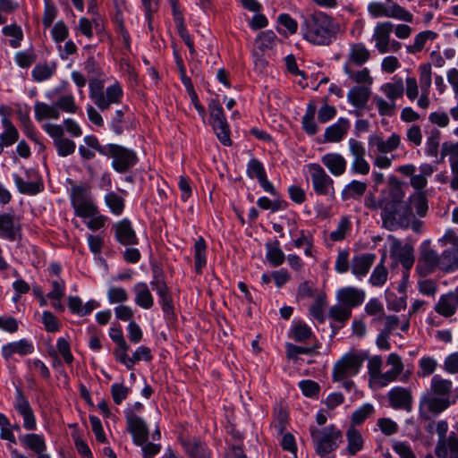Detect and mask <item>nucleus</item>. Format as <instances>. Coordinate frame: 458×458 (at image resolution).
Wrapping results in <instances>:
<instances>
[{
	"mask_svg": "<svg viewBox=\"0 0 458 458\" xmlns=\"http://www.w3.org/2000/svg\"><path fill=\"white\" fill-rule=\"evenodd\" d=\"M277 40V37L272 30H266L262 31L259 34L256 44L257 47L261 51L264 52L268 49H272L274 46L276 45V42Z\"/></svg>",
	"mask_w": 458,
	"mask_h": 458,
	"instance_id": "8fccbe9b",
	"label": "nucleus"
},
{
	"mask_svg": "<svg viewBox=\"0 0 458 458\" xmlns=\"http://www.w3.org/2000/svg\"><path fill=\"white\" fill-rule=\"evenodd\" d=\"M34 348L30 342L21 339L3 346L2 354L5 360H9L13 354L27 355L33 352Z\"/></svg>",
	"mask_w": 458,
	"mask_h": 458,
	"instance_id": "cd10ccee",
	"label": "nucleus"
},
{
	"mask_svg": "<svg viewBox=\"0 0 458 458\" xmlns=\"http://www.w3.org/2000/svg\"><path fill=\"white\" fill-rule=\"evenodd\" d=\"M127 430L132 435L133 443L142 445L148 439V428L146 422L133 411L126 413Z\"/></svg>",
	"mask_w": 458,
	"mask_h": 458,
	"instance_id": "9b49d317",
	"label": "nucleus"
},
{
	"mask_svg": "<svg viewBox=\"0 0 458 458\" xmlns=\"http://www.w3.org/2000/svg\"><path fill=\"white\" fill-rule=\"evenodd\" d=\"M394 29V24L390 21L378 23L375 28L373 38L376 41V47L381 54L389 51L390 34Z\"/></svg>",
	"mask_w": 458,
	"mask_h": 458,
	"instance_id": "5701e85b",
	"label": "nucleus"
},
{
	"mask_svg": "<svg viewBox=\"0 0 458 458\" xmlns=\"http://www.w3.org/2000/svg\"><path fill=\"white\" fill-rule=\"evenodd\" d=\"M382 358L380 356H374L369 360L368 370L371 380L377 384L379 376L381 375Z\"/></svg>",
	"mask_w": 458,
	"mask_h": 458,
	"instance_id": "774afa93",
	"label": "nucleus"
},
{
	"mask_svg": "<svg viewBox=\"0 0 458 458\" xmlns=\"http://www.w3.org/2000/svg\"><path fill=\"white\" fill-rule=\"evenodd\" d=\"M458 268V248L442 252V271L451 272Z\"/></svg>",
	"mask_w": 458,
	"mask_h": 458,
	"instance_id": "37998d69",
	"label": "nucleus"
},
{
	"mask_svg": "<svg viewBox=\"0 0 458 458\" xmlns=\"http://www.w3.org/2000/svg\"><path fill=\"white\" fill-rule=\"evenodd\" d=\"M73 208L76 216L83 218L98 214V207L93 203L92 199L77 205Z\"/></svg>",
	"mask_w": 458,
	"mask_h": 458,
	"instance_id": "e2e57ef3",
	"label": "nucleus"
},
{
	"mask_svg": "<svg viewBox=\"0 0 458 458\" xmlns=\"http://www.w3.org/2000/svg\"><path fill=\"white\" fill-rule=\"evenodd\" d=\"M362 358L356 354H346L338 360L333 369L334 381H342L358 373L362 364Z\"/></svg>",
	"mask_w": 458,
	"mask_h": 458,
	"instance_id": "9d476101",
	"label": "nucleus"
},
{
	"mask_svg": "<svg viewBox=\"0 0 458 458\" xmlns=\"http://www.w3.org/2000/svg\"><path fill=\"white\" fill-rule=\"evenodd\" d=\"M336 297L341 304L352 310L363 302L365 293L355 287H344L337 292Z\"/></svg>",
	"mask_w": 458,
	"mask_h": 458,
	"instance_id": "4be33fe9",
	"label": "nucleus"
},
{
	"mask_svg": "<svg viewBox=\"0 0 458 458\" xmlns=\"http://www.w3.org/2000/svg\"><path fill=\"white\" fill-rule=\"evenodd\" d=\"M89 88L91 100L102 111L108 109L113 104L119 103L123 97V89L118 82L107 87L104 91L102 77L89 78Z\"/></svg>",
	"mask_w": 458,
	"mask_h": 458,
	"instance_id": "39448f33",
	"label": "nucleus"
},
{
	"mask_svg": "<svg viewBox=\"0 0 458 458\" xmlns=\"http://www.w3.org/2000/svg\"><path fill=\"white\" fill-rule=\"evenodd\" d=\"M150 284L153 286V289L156 290L157 295L160 298L162 310L165 316L167 318L173 317L174 315L173 300L169 293V289L163 277L154 276V279L151 281Z\"/></svg>",
	"mask_w": 458,
	"mask_h": 458,
	"instance_id": "f3484780",
	"label": "nucleus"
},
{
	"mask_svg": "<svg viewBox=\"0 0 458 458\" xmlns=\"http://www.w3.org/2000/svg\"><path fill=\"white\" fill-rule=\"evenodd\" d=\"M437 269L442 270V254L430 247L428 241L422 242L416 265V271L421 276H426Z\"/></svg>",
	"mask_w": 458,
	"mask_h": 458,
	"instance_id": "423d86ee",
	"label": "nucleus"
},
{
	"mask_svg": "<svg viewBox=\"0 0 458 458\" xmlns=\"http://www.w3.org/2000/svg\"><path fill=\"white\" fill-rule=\"evenodd\" d=\"M448 157L453 178L450 186L453 190L458 191V142L445 141L441 148V160Z\"/></svg>",
	"mask_w": 458,
	"mask_h": 458,
	"instance_id": "dca6fc26",
	"label": "nucleus"
},
{
	"mask_svg": "<svg viewBox=\"0 0 458 458\" xmlns=\"http://www.w3.org/2000/svg\"><path fill=\"white\" fill-rule=\"evenodd\" d=\"M267 259L273 267H279L285 259L284 253L279 247L278 241H276L273 244L267 243Z\"/></svg>",
	"mask_w": 458,
	"mask_h": 458,
	"instance_id": "a19ab883",
	"label": "nucleus"
},
{
	"mask_svg": "<svg viewBox=\"0 0 458 458\" xmlns=\"http://www.w3.org/2000/svg\"><path fill=\"white\" fill-rule=\"evenodd\" d=\"M351 230V222L347 216H343L337 225L336 230L330 233V239L335 242L342 241L345 238L347 232Z\"/></svg>",
	"mask_w": 458,
	"mask_h": 458,
	"instance_id": "052dcab7",
	"label": "nucleus"
},
{
	"mask_svg": "<svg viewBox=\"0 0 458 458\" xmlns=\"http://www.w3.org/2000/svg\"><path fill=\"white\" fill-rule=\"evenodd\" d=\"M21 237L20 219L13 213L0 214V238L14 242L20 240Z\"/></svg>",
	"mask_w": 458,
	"mask_h": 458,
	"instance_id": "f8f14e48",
	"label": "nucleus"
},
{
	"mask_svg": "<svg viewBox=\"0 0 458 458\" xmlns=\"http://www.w3.org/2000/svg\"><path fill=\"white\" fill-rule=\"evenodd\" d=\"M186 453L191 458H209V452L205 444L199 440L183 442Z\"/></svg>",
	"mask_w": 458,
	"mask_h": 458,
	"instance_id": "4c0bfd02",
	"label": "nucleus"
},
{
	"mask_svg": "<svg viewBox=\"0 0 458 458\" xmlns=\"http://www.w3.org/2000/svg\"><path fill=\"white\" fill-rule=\"evenodd\" d=\"M2 32L4 36L11 38L9 44L12 47L17 48L21 46V42L23 38V32L20 26L17 24L4 26Z\"/></svg>",
	"mask_w": 458,
	"mask_h": 458,
	"instance_id": "de8ad7c7",
	"label": "nucleus"
},
{
	"mask_svg": "<svg viewBox=\"0 0 458 458\" xmlns=\"http://www.w3.org/2000/svg\"><path fill=\"white\" fill-rule=\"evenodd\" d=\"M454 384L452 380L435 375L430 381L429 390L420 399L419 416L422 420H432L447 410L451 401Z\"/></svg>",
	"mask_w": 458,
	"mask_h": 458,
	"instance_id": "f03ea898",
	"label": "nucleus"
},
{
	"mask_svg": "<svg viewBox=\"0 0 458 458\" xmlns=\"http://www.w3.org/2000/svg\"><path fill=\"white\" fill-rule=\"evenodd\" d=\"M105 200L111 211L115 215L122 214L124 208V199L115 192H109L106 195Z\"/></svg>",
	"mask_w": 458,
	"mask_h": 458,
	"instance_id": "bf43d9fd",
	"label": "nucleus"
},
{
	"mask_svg": "<svg viewBox=\"0 0 458 458\" xmlns=\"http://www.w3.org/2000/svg\"><path fill=\"white\" fill-rule=\"evenodd\" d=\"M380 89L390 101L395 103V100L402 98L404 92L403 80L398 79L394 82L385 83L381 86Z\"/></svg>",
	"mask_w": 458,
	"mask_h": 458,
	"instance_id": "e433bc0d",
	"label": "nucleus"
},
{
	"mask_svg": "<svg viewBox=\"0 0 458 458\" xmlns=\"http://www.w3.org/2000/svg\"><path fill=\"white\" fill-rule=\"evenodd\" d=\"M344 72L356 83H364L371 85L373 82L372 77L369 75L368 68H363L360 71H352L350 69L348 63L344 65Z\"/></svg>",
	"mask_w": 458,
	"mask_h": 458,
	"instance_id": "3c124183",
	"label": "nucleus"
},
{
	"mask_svg": "<svg viewBox=\"0 0 458 458\" xmlns=\"http://www.w3.org/2000/svg\"><path fill=\"white\" fill-rule=\"evenodd\" d=\"M352 315V310L342 305H335L330 308L328 316L333 320L344 324Z\"/></svg>",
	"mask_w": 458,
	"mask_h": 458,
	"instance_id": "13d9d810",
	"label": "nucleus"
},
{
	"mask_svg": "<svg viewBox=\"0 0 458 458\" xmlns=\"http://www.w3.org/2000/svg\"><path fill=\"white\" fill-rule=\"evenodd\" d=\"M56 140L57 141L54 142V145L59 156L67 157L75 151L76 145L72 140L64 137Z\"/></svg>",
	"mask_w": 458,
	"mask_h": 458,
	"instance_id": "680f3d73",
	"label": "nucleus"
},
{
	"mask_svg": "<svg viewBox=\"0 0 458 458\" xmlns=\"http://www.w3.org/2000/svg\"><path fill=\"white\" fill-rule=\"evenodd\" d=\"M14 182L22 194L34 195L40 192L43 189V184L40 181L27 182L19 175H14Z\"/></svg>",
	"mask_w": 458,
	"mask_h": 458,
	"instance_id": "79ce46f5",
	"label": "nucleus"
},
{
	"mask_svg": "<svg viewBox=\"0 0 458 458\" xmlns=\"http://www.w3.org/2000/svg\"><path fill=\"white\" fill-rule=\"evenodd\" d=\"M208 108L211 123L217 139L223 145L231 146L230 129L221 104L217 100H211Z\"/></svg>",
	"mask_w": 458,
	"mask_h": 458,
	"instance_id": "6e6552de",
	"label": "nucleus"
},
{
	"mask_svg": "<svg viewBox=\"0 0 458 458\" xmlns=\"http://www.w3.org/2000/svg\"><path fill=\"white\" fill-rule=\"evenodd\" d=\"M20 443L35 454L47 451V444L43 436L34 433L26 434L19 437Z\"/></svg>",
	"mask_w": 458,
	"mask_h": 458,
	"instance_id": "2f4dec72",
	"label": "nucleus"
},
{
	"mask_svg": "<svg viewBox=\"0 0 458 458\" xmlns=\"http://www.w3.org/2000/svg\"><path fill=\"white\" fill-rule=\"evenodd\" d=\"M367 188L366 182L353 180L344 187L341 192L342 200L359 199L364 195Z\"/></svg>",
	"mask_w": 458,
	"mask_h": 458,
	"instance_id": "c756f323",
	"label": "nucleus"
},
{
	"mask_svg": "<svg viewBox=\"0 0 458 458\" xmlns=\"http://www.w3.org/2000/svg\"><path fill=\"white\" fill-rule=\"evenodd\" d=\"M310 432L315 453L320 458H327L343 441L342 431L334 424L321 428L311 426Z\"/></svg>",
	"mask_w": 458,
	"mask_h": 458,
	"instance_id": "20e7f679",
	"label": "nucleus"
},
{
	"mask_svg": "<svg viewBox=\"0 0 458 458\" xmlns=\"http://www.w3.org/2000/svg\"><path fill=\"white\" fill-rule=\"evenodd\" d=\"M350 152L353 157L352 170L355 174H368L369 172V165L365 159L366 150L361 142L354 140H349Z\"/></svg>",
	"mask_w": 458,
	"mask_h": 458,
	"instance_id": "4468645a",
	"label": "nucleus"
},
{
	"mask_svg": "<svg viewBox=\"0 0 458 458\" xmlns=\"http://www.w3.org/2000/svg\"><path fill=\"white\" fill-rule=\"evenodd\" d=\"M412 205L420 216H424L428 211V199L424 192L418 191L407 200Z\"/></svg>",
	"mask_w": 458,
	"mask_h": 458,
	"instance_id": "603ef678",
	"label": "nucleus"
},
{
	"mask_svg": "<svg viewBox=\"0 0 458 458\" xmlns=\"http://www.w3.org/2000/svg\"><path fill=\"white\" fill-rule=\"evenodd\" d=\"M206 250V242L203 237H199L194 244V263L195 270L198 274L201 273L202 268L207 264Z\"/></svg>",
	"mask_w": 458,
	"mask_h": 458,
	"instance_id": "58836bf2",
	"label": "nucleus"
},
{
	"mask_svg": "<svg viewBox=\"0 0 458 458\" xmlns=\"http://www.w3.org/2000/svg\"><path fill=\"white\" fill-rule=\"evenodd\" d=\"M374 101L380 115L392 116L395 111V103L386 101L380 97H375Z\"/></svg>",
	"mask_w": 458,
	"mask_h": 458,
	"instance_id": "69168bd1",
	"label": "nucleus"
},
{
	"mask_svg": "<svg viewBox=\"0 0 458 458\" xmlns=\"http://www.w3.org/2000/svg\"><path fill=\"white\" fill-rule=\"evenodd\" d=\"M420 70V83L422 91H429L432 82L431 65L429 64H421Z\"/></svg>",
	"mask_w": 458,
	"mask_h": 458,
	"instance_id": "0e129e2a",
	"label": "nucleus"
},
{
	"mask_svg": "<svg viewBox=\"0 0 458 458\" xmlns=\"http://www.w3.org/2000/svg\"><path fill=\"white\" fill-rule=\"evenodd\" d=\"M2 124L4 130L0 135V140L5 147L12 146L19 139L18 130L7 116L2 118Z\"/></svg>",
	"mask_w": 458,
	"mask_h": 458,
	"instance_id": "c9c22d12",
	"label": "nucleus"
},
{
	"mask_svg": "<svg viewBox=\"0 0 458 458\" xmlns=\"http://www.w3.org/2000/svg\"><path fill=\"white\" fill-rule=\"evenodd\" d=\"M55 106H57V110H62L66 113L73 114L77 110V106L75 104V100L73 96L72 95H65L60 97Z\"/></svg>",
	"mask_w": 458,
	"mask_h": 458,
	"instance_id": "338daca9",
	"label": "nucleus"
},
{
	"mask_svg": "<svg viewBox=\"0 0 458 458\" xmlns=\"http://www.w3.org/2000/svg\"><path fill=\"white\" fill-rule=\"evenodd\" d=\"M391 254L402 264L405 269H410L414 264V250L411 244L402 245L399 240L391 243Z\"/></svg>",
	"mask_w": 458,
	"mask_h": 458,
	"instance_id": "aec40b11",
	"label": "nucleus"
},
{
	"mask_svg": "<svg viewBox=\"0 0 458 458\" xmlns=\"http://www.w3.org/2000/svg\"><path fill=\"white\" fill-rule=\"evenodd\" d=\"M308 171L311 177L314 191L318 195H334V181L318 164H310Z\"/></svg>",
	"mask_w": 458,
	"mask_h": 458,
	"instance_id": "1a4fd4ad",
	"label": "nucleus"
},
{
	"mask_svg": "<svg viewBox=\"0 0 458 458\" xmlns=\"http://www.w3.org/2000/svg\"><path fill=\"white\" fill-rule=\"evenodd\" d=\"M387 14L386 17L388 18H394L398 19L406 22H411L413 16L412 14L405 10L403 7L400 6L397 4H392L387 7Z\"/></svg>",
	"mask_w": 458,
	"mask_h": 458,
	"instance_id": "5fc2aeb1",
	"label": "nucleus"
},
{
	"mask_svg": "<svg viewBox=\"0 0 458 458\" xmlns=\"http://www.w3.org/2000/svg\"><path fill=\"white\" fill-rule=\"evenodd\" d=\"M35 118L38 121L46 119H58L60 117V111L55 105H48L44 102H36L34 106Z\"/></svg>",
	"mask_w": 458,
	"mask_h": 458,
	"instance_id": "72a5a7b5",
	"label": "nucleus"
},
{
	"mask_svg": "<svg viewBox=\"0 0 458 458\" xmlns=\"http://www.w3.org/2000/svg\"><path fill=\"white\" fill-rule=\"evenodd\" d=\"M370 97V89L369 87L355 86L352 88L348 94V101L356 108H363Z\"/></svg>",
	"mask_w": 458,
	"mask_h": 458,
	"instance_id": "7c9ffc66",
	"label": "nucleus"
},
{
	"mask_svg": "<svg viewBox=\"0 0 458 458\" xmlns=\"http://www.w3.org/2000/svg\"><path fill=\"white\" fill-rule=\"evenodd\" d=\"M386 256L384 255L380 260V263L376 266L370 277L369 283L373 286H382L387 280L388 272L384 266Z\"/></svg>",
	"mask_w": 458,
	"mask_h": 458,
	"instance_id": "09e8293b",
	"label": "nucleus"
},
{
	"mask_svg": "<svg viewBox=\"0 0 458 458\" xmlns=\"http://www.w3.org/2000/svg\"><path fill=\"white\" fill-rule=\"evenodd\" d=\"M312 335L311 328L304 323L294 325L291 331L292 337L299 343L306 342Z\"/></svg>",
	"mask_w": 458,
	"mask_h": 458,
	"instance_id": "4d7b16f0",
	"label": "nucleus"
},
{
	"mask_svg": "<svg viewBox=\"0 0 458 458\" xmlns=\"http://www.w3.org/2000/svg\"><path fill=\"white\" fill-rule=\"evenodd\" d=\"M457 308L458 298L454 291L441 295L434 310L437 314L445 318H450L455 314Z\"/></svg>",
	"mask_w": 458,
	"mask_h": 458,
	"instance_id": "b1692460",
	"label": "nucleus"
},
{
	"mask_svg": "<svg viewBox=\"0 0 458 458\" xmlns=\"http://www.w3.org/2000/svg\"><path fill=\"white\" fill-rule=\"evenodd\" d=\"M370 58L369 51L361 43L353 44L348 55V62L361 66Z\"/></svg>",
	"mask_w": 458,
	"mask_h": 458,
	"instance_id": "f704fd0d",
	"label": "nucleus"
},
{
	"mask_svg": "<svg viewBox=\"0 0 458 458\" xmlns=\"http://www.w3.org/2000/svg\"><path fill=\"white\" fill-rule=\"evenodd\" d=\"M376 255L372 253H363L356 255L352 259V273L357 277L365 276L373 263L375 262Z\"/></svg>",
	"mask_w": 458,
	"mask_h": 458,
	"instance_id": "393cba45",
	"label": "nucleus"
},
{
	"mask_svg": "<svg viewBox=\"0 0 458 458\" xmlns=\"http://www.w3.org/2000/svg\"><path fill=\"white\" fill-rule=\"evenodd\" d=\"M89 191L83 186H73L71 189V202L72 208L90 200Z\"/></svg>",
	"mask_w": 458,
	"mask_h": 458,
	"instance_id": "864d4df0",
	"label": "nucleus"
},
{
	"mask_svg": "<svg viewBox=\"0 0 458 458\" xmlns=\"http://www.w3.org/2000/svg\"><path fill=\"white\" fill-rule=\"evenodd\" d=\"M112 158V166L118 173H126L138 161L134 151L117 144H108L105 155Z\"/></svg>",
	"mask_w": 458,
	"mask_h": 458,
	"instance_id": "0eeeda50",
	"label": "nucleus"
},
{
	"mask_svg": "<svg viewBox=\"0 0 458 458\" xmlns=\"http://www.w3.org/2000/svg\"><path fill=\"white\" fill-rule=\"evenodd\" d=\"M440 131L438 130H432L430 135L426 141V153L431 157H436L438 154L440 145Z\"/></svg>",
	"mask_w": 458,
	"mask_h": 458,
	"instance_id": "6e6d98bb",
	"label": "nucleus"
},
{
	"mask_svg": "<svg viewBox=\"0 0 458 458\" xmlns=\"http://www.w3.org/2000/svg\"><path fill=\"white\" fill-rule=\"evenodd\" d=\"M400 142L401 138L396 133H393L386 140L377 134H373L369 137V148H376L377 151L381 154L394 151L399 147Z\"/></svg>",
	"mask_w": 458,
	"mask_h": 458,
	"instance_id": "412c9836",
	"label": "nucleus"
},
{
	"mask_svg": "<svg viewBox=\"0 0 458 458\" xmlns=\"http://www.w3.org/2000/svg\"><path fill=\"white\" fill-rule=\"evenodd\" d=\"M437 37V34L432 30H425L416 35L413 45L406 47L407 51L410 54H416L420 52L428 40H434Z\"/></svg>",
	"mask_w": 458,
	"mask_h": 458,
	"instance_id": "ea45409f",
	"label": "nucleus"
},
{
	"mask_svg": "<svg viewBox=\"0 0 458 458\" xmlns=\"http://www.w3.org/2000/svg\"><path fill=\"white\" fill-rule=\"evenodd\" d=\"M350 123L345 118H340L335 123L327 127L325 131V141L339 142L348 132Z\"/></svg>",
	"mask_w": 458,
	"mask_h": 458,
	"instance_id": "bb28decb",
	"label": "nucleus"
},
{
	"mask_svg": "<svg viewBox=\"0 0 458 458\" xmlns=\"http://www.w3.org/2000/svg\"><path fill=\"white\" fill-rule=\"evenodd\" d=\"M247 174L250 178H256L263 190L274 196L276 195V191L273 184L267 180L265 168L261 162L256 158L249 161L247 166Z\"/></svg>",
	"mask_w": 458,
	"mask_h": 458,
	"instance_id": "a211bd4d",
	"label": "nucleus"
},
{
	"mask_svg": "<svg viewBox=\"0 0 458 458\" xmlns=\"http://www.w3.org/2000/svg\"><path fill=\"white\" fill-rule=\"evenodd\" d=\"M375 409L372 404L365 403L356 411H354L351 416V426L356 427L361 425L369 417H370Z\"/></svg>",
	"mask_w": 458,
	"mask_h": 458,
	"instance_id": "a18cd8bd",
	"label": "nucleus"
},
{
	"mask_svg": "<svg viewBox=\"0 0 458 458\" xmlns=\"http://www.w3.org/2000/svg\"><path fill=\"white\" fill-rule=\"evenodd\" d=\"M14 407L17 412L23 418V427L27 430L36 429L37 423L32 408L20 389L16 391V400Z\"/></svg>",
	"mask_w": 458,
	"mask_h": 458,
	"instance_id": "2eb2a0df",
	"label": "nucleus"
},
{
	"mask_svg": "<svg viewBox=\"0 0 458 458\" xmlns=\"http://www.w3.org/2000/svg\"><path fill=\"white\" fill-rule=\"evenodd\" d=\"M135 303L145 309H150L154 304L152 294L145 283H139L134 286Z\"/></svg>",
	"mask_w": 458,
	"mask_h": 458,
	"instance_id": "473e14b6",
	"label": "nucleus"
},
{
	"mask_svg": "<svg viewBox=\"0 0 458 458\" xmlns=\"http://www.w3.org/2000/svg\"><path fill=\"white\" fill-rule=\"evenodd\" d=\"M389 405L395 410L411 411L412 409V394L408 388L396 386L387 393Z\"/></svg>",
	"mask_w": 458,
	"mask_h": 458,
	"instance_id": "ddd939ff",
	"label": "nucleus"
},
{
	"mask_svg": "<svg viewBox=\"0 0 458 458\" xmlns=\"http://www.w3.org/2000/svg\"><path fill=\"white\" fill-rule=\"evenodd\" d=\"M345 436L347 440L345 452L348 455L354 456L364 448V438L356 428L349 427Z\"/></svg>",
	"mask_w": 458,
	"mask_h": 458,
	"instance_id": "a878e982",
	"label": "nucleus"
},
{
	"mask_svg": "<svg viewBox=\"0 0 458 458\" xmlns=\"http://www.w3.org/2000/svg\"><path fill=\"white\" fill-rule=\"evenodd\" d=\"M115 239L123 245H136L138 238L129 219L124 218L113 225Z\"/></svg>",
	"mask_w": 458,
	"mask_h": 458,
	"instance_id": "6ab92c4d",
	"label": "nucleus"
},
{
	"mask_svg": "<svg viewBox=\"0 0 458 458\" xmlns=\"http://www.w3.org/2000/svg\"><path fill=\"white\" fill-rule=\"evenodd\" d=\"M322 164L335 176L342 175L346 169V161L336 153L327 154L321 158Z\"/></svg>",
	"mask_w": 458,
	"mask_h": 458,
	"instance_id": "c85d7f7f",
	"label": "nucleus"
},
{
	"mask_svg": "<svg viewBox=\"0 0 458 458\" xmlns=\"http://www.w3.org/2000/svg\"><path fill=\"white\" fill-rule=\"evenodd\" d=\"M405 188L406 185L396 177L389 179L386 202L381 211L383 226L389 231L408 228L414 218L412 207L405 200Z\"/></svg>",
	"mask_w": 458,
	"mask_h": 458,
	"instance_id": "f257e3e1",
	"label": "nucleus"
},
{
	"mask_svg": "<svg viewBox=\"0 0 458 458\" xmlns=\"http://www.w3.org/2000/svg\"><path fill=\"white\" fill-rule=\"evenodd\" d=\"M301 28L303 38L314 45L327 46L334 37L332 17L320 11L304 16Z\"/></svg>",
	"mask_w": 458,
	"mask_h": 458,
	"instance_id": "7ed1b4c3",
	"label": "nucleus"
},
{
	"mask_svg": "<svg viewBox=\"0 0 458 458\" xmlns=\"http://www.w3.org/2000/svg\"><path fill=\"white\" fill-rule=\"evenodd\" d=\"M56 70V64L52 63L37 64L32 70V77L36 81H43L53 76Z\"/></svg>",
	"mask_w": 458,
	"mask_h": 458,
	"instance_id": "49530a36",
	"label": "nucleus"
},
{
	"mask_svg": "<svg viewBox=\"0 0 458 458\" xmlns=\"http://www.w3.org/2000/svg\"><path fill=\"white\" fill-rule=\"evenodd\" d=\"M327 306V296L325 293H318L313 304L310 308V314L317 319L319 323L325 321L324 310Z\"/></svg>",
	"mask_w": 458,
	"mask_h": 458,
	"instance_id": "c03bdc74",
	"label": "nucleus"
}]
</instances>
